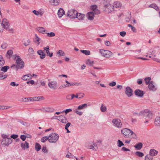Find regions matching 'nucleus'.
<instances>
[{
  "instance_id": "1",
  "label": "nucleus",
  "mask_w": 160,
  "mask_h": 160,
  "mask_svg": "<svg viewBox=\"0 0 160 160\" xmlns=\"http://www.w3.org/2000/svg\"><path fill=\"white\" fill-rule=\"evenodd\" d=\"M12 57L14 59L16 60V64L18 66V67H19V69H22L24 67V63L20 57L17 54L13 55Z\"/></svg>"
},
{
  "instance_id": "2",
  "label": "nucleus",
  "mask_w": 160,
  "mask_h": 160,
  "mask_svg": "<svg viewBox=\"0 0 160 160\" xmlns=\"http://www.w3.org/2000/svg\"><path fill=\"white\" fill-rule=\"evenodd\" d=\"M136 114V113H135ZM138 115H141L143 117H146V119H150L152 118V113L148 109L142 110L139 114L136 113Z\"/></svg>"
},
{
  "instance_id": "3",
  "label": "nucleus",
  "mask_w": 160,
  "mask_h": 160,
  "mask_svg": "<svg viewBox=\"0 0 160 160\" xmlns=\"http://www.w3.org/2000/svg\"><path fill=\"white\" fill-rule=\"evenodd\" d=\"M59 135L55 133H52L49 136V142L51 143H55L58 140Z\"/></svg>"
},
{
  "instance_id": "4",
  "label": "nucleus",
  "mask_w": 160,
  "mask_h": 160,
  "mask_svg": "<svg viewBox=\"0 0 160 160\" xmlns=\"http://www.w3.org/2000/svg\"><path fill=\"white\" fill-rule=\"evenodd\" d=\"M121 133L125 138H128L131 136L133 133V132L130 129L125 128L122 129L121 131Z\"/></svg>"
},
{
  "instance_id": "5",
  "label": "nucleus",
  "mask_w": 160,
  "mask_h": 160,
  "mask_svg": "<svg viewBox=\"0 0 160 160\" xmlns=\"http://www.w3.org/2000/svg\"><path fill=\"white\" fill-rule=\"evenodd\" d=\"M100 11H92L88 12L87 15L88 19L90 20H93L94 19L95 14H98L100 13Z\"/></svg>"
},
{
  "instance_id": "6",
  "label": "nucleus",
  "mask_w": 160,
  "mask_h": 160,
  "mask_svg": "<svg viewBox=\"0 0 160 160\" xmlns=\"http://www.w3.org/2000/svg\"><path fill=\"white\" fill-rule=\"evenodd\" d=\"M99 52L102 56L107 58H110L112 55L111 52L107 50L100 49Z\"/></svg>"
},
{
  "instance_id": "7",
  "label": "nucleus",
  "mask_w": 160,
  "mask_h": 160,
  "mask_svg": "<svg viewBox=\"0 0 160 160\" xmlns=\"http://www.w3.org/2000/svg\"><path fill=\"white\" fill-rule=\"evenodd\" d=\"M112 123L113 125L118 128H121L122 124L121 120L118 118L114 119L112 120Z\"/></svg>"
},
{
  "instance_id": "8",
  "label": "nucleus",
  "mask_w": 160,
  "mask_h": 160,
  "mask_svg": "<svg viewBox=\"0 0 160 160\" xmlns=\"http://www.w3.org/2000/svg\"><path fill=\"white\" fill-rule=\"evenodd\" d=\"M12 142V140L10 138H2L1 142V144L2 145L8 146L11 144Z\"/></svg>"
},
{
  "instance_id": "9",
  "label": "nucleus",
  "mask_w": 160,
  "mask_h": 160,
  "mask_svg": "<svg viewBox=\"0 0 160 160\" xmlns=\"http://www.w3.org/2000/svg\"><path fill=\"white\" fill-rule=\"evenodd\" d=\"M48 86L50 88L53 90H55L56 89L57 83L55 81H52L49 82L48 83Z\"/></svg>"
},
{
  "instance_id": "10",
  "label": "nucleus",
  "mask_w": 160,
  "mask_h": 160,
  "mask_svg": "<svg viewBox=\"0 0 160 160\" xmlns=\"http://www.w3.org/2000/svg\"><path fill=\"white\" fill-rule=\"evenodd\" d=\"M77 13V11H68L67 16L71 18H75Z\"/></svg>"
},
{
  "instance_id": "11",
  "label": "nucleus",
  "mask_w": 160,
  "mask_h": 160,
  "mask_svg": "<svg viewBox=\"0 0 160 160\" xmlns=\"http://www.w3.org/2000/svg\"><path fill=\"white\" fill-rule=\"evenodd\" d=\"M125 93L128 97H130L132 95L133 92L130 87H127L126 88Z\"/></svg>"
},
{
  "instance_id": "12",
  "label": "nucleus",
  "mask_w": 160,
  "mask_h": 160,
  "mask_svg": "<svg viewBox=\"0 0 160 160\" xmlns=\"http://www.w3.org/2000/svg\"><path fill=\"white\" fill-rule=\"evenodd\" d=\"M1 24H2L3 28L5 29H9L10 24L7 19H4L2 20V23H1Z\"/></svg>"
},
{
  "instance_id": "13",
  "label": "nucleus",
  "mask_w": 160,
  "mask_h": 160,
  "mask_svg": "<svg viewBox=\"0 0 160 160\" xmlns=\"http://www.w3.org/2000/svg\"><path fill=\"white\" fill-rule=\"evenodd\" d=\"M57 119L64 123H66L67 122V120L65 117L64 116L61 115L57 117Z\"/></svg>"
},
{
  "instance_id": "14",
  "label": "nucleus",
  "mask_w": 160,
  "mask_h": 160,
  "mask_svg": "<svg viewBox=\"0 0 160 160\" xmlns=\"http://www.w3.org/2000/svg\"><path fill=\"white\" fill-rule=\"evenodd\" d=\"M135 95L139 97H142L143 96L144 93L143 91L140 89H137L134 92Z\"/></svg>"
},
{
  "instance_id": "15",
  "label": "nucleus",
  "mask_w": 160,
  "mask_h": 160,
  "mask_svg": "<svg viewBox=\"0 0 160 160\" xmlns=\"http://www.w3.org/2000/svg\"><path fill=\"white\" fill-rule=\"evenodd\" d=\"M122 6L121 3L118 1L115 2L113 5L112 9H115V8H118L121 7Z\"/></svg>"
},
{
  "instance_id": "16",
  "label": "nucleus",
  "mask_w": 160,
  "mask_h": 160,
  "mask_svg": "<svg viewBox=\"0 0 160 160\" xmlns=\"http://www.w3.org/2000/svg\"><path fill=\"white\" fill-rule=\"evenodd\" d=\"M79 95L78 93H77L76 95L74 94H72L71 95H68L66 96V98L68 100H72L74 97L76 98H78Z\"/></svg>"
},
{
  "instance_id": "17",
  "label": "nucleus",
  "mask_w": 160,
  "mask_h": 160,
  "mask_svg": "<svg viewBox=\"0 0 160 160\" xmlns=\"http://www.w3.org/2000/svg\"><path fill=\"white\" fill-rule=\"evenodd\" d=\"M153 82L152 81H151L148 84V87L150 90L153 91H154L156 90V87L153 85Z\"/></svg>"
},
{
  "instance_id": "18",
  "label": "nucleus",
  "mask_w": 160,
  "mask_h": 160,
  "mask_svg": "<svg viewBox=\"0 0 160 160\" xmlns=\"http://www.w3.org/2000/svg\"><path fill=\"white\" fill-rule=\"evenodd\" d=\"M37 53L40 55L41 59H44L46 56V55L42 50H39L37 51Z\"/></svg>"
},
{
  "instance_id": "19",
  "label": "nucleus",
  "mask_w": 160,
  "mask_h": 160,
  "mask_svg": "<svg viewBox=\"0 0 160 160\" xmlns=\"http://www.w3.org/2000/svg\"><path fill=\"white\" fill-rule=\"evenodd\" d=\"M36 29L38 32L44 34H45L46 30L42 27H39L37 28Z\"/></svg>"
},
{
  "instance_id": "20",
  "label": "nucleus",
  "mask_w": 160,
  "mask_h": 160,
  "mask_svg": "<svg viewBox=\"0 0 160 160\" xmlns=\"http://www.w3.org/2000/svg\"><path fill=\"white\" fill-rule=\"evenodd\" d=\"M32 78V76L31 74H28L23 76L22 79L24 80H27L28 79H31Z\"/></svg>"
},
{
  "instance_id": "21",
  "label": "nucleus",
  "mask_w": 160,
  "mask_h": 160,
  "mask_svg": "<svg viewBox=\"0 0 160 160\" xmlns=\"http://www.w3.org/2000/svg\"><path fill=\"white\" fill-rule=\"evenodd\" d=\"M49 2L52 5L56 6L58 5L60 2L59 0H49Z\"/></svg>"
},
{
  "instance_id": "22",
  "label": "nucleus",
  "mask_w": 160,
  "mask_h": 160,
  "mask_svg": "<svg viewBox=\"0 0 160 160\" xmlns=\"http://www.w3.org/2000/svg\"><path fill=\"white\" fill-rule=\"evenodd\" d=\"M158 152L154 149H151L149 152V155L151 156H155L157 154Z\"/></svg>"
},
{
  "instance_id": "23",
  "label": "nucleus",
  "mask_w": 160,
  "mask_h": 160,
  "mask_svg": "<svg viewBox=\"0 0 160 160\" xmlns=\"http://www.w3.org/2000/svg\"><path fill=\"white\" fill-rule=\"evenodd\" d=\"M87 148L96 151L98 149V147L96 144L93 143L92 145L88 146Z\"/></svg>"
},
{
  "instance_id": "24",
  "label": "nucleus",
  "mask_w": 160,
  "mask_h": 160,
  "mask_svg": "<svg viewBox=\"0 0 160 160\" xmlns=\"http://www.w3.org/2000/svg\"><path fill=\"white\" fill-rule=\"evenodd\" d=\"M85 15L83 14H81L80 13H78L77 12L76 14V15L75 17V18H78L79 20H82L83 19Z\"/></svg>"
},
{
  "instance_id": "25",
  "label": "nucleus",
  "mask_w": 160,
  "mask_h": 160,
  "mask_svg": "<svg viewBox=\"0 0 160 160\" xmlns=\"http://www.w3.org/2000/svg\"><path fill=\"white\" fill-rule=\"evenodd\" d=\"M142 144L141 142H139L134 146V147L137 150H140L142 147Z\"/></svg>"
},
{
  "instance_id": "26",
  "label": "nucleus",
  "mask_w": 160,
  "mask_h": 160,
  "mask_svg": "<svg viewBox=\"0 0 160 160\" xmlns=\"http://www.w3.org/2000/svg\"><path fill=\"white\" fill-rule=\"evenodd\" d=\"M32 12L36 15L40 16H42L43 13L42 11H32Z\"/></svg>"
},
{
  "instance_id": "27",
  "label": "nucleus",
  "mask_w": 160,
  "mask_h": 160,
  "mask_svg": "<svg viewBox=\"0 0 160 160\" xmlns=\"http://www.w3.org/2000/svg\"><path fill=\"white\" fill-rule=\"evenodd\" d=\"M65 14L64 11H58L57 14L59 18H61Z\"/></svg>"
},
{
  "instance_id": "28",
  "label": "nucleus",
  "mask_w": 160,
  "mask_h": 160,
  "mask_svg": "<svg viewBox=\"0 0 160 160\" xmlns=\"http://www.w3.org/2000/svg\"><path fill=\"white\" fill-rule=\"evenodd\" d=\"M148 7L152 8L155 9V10H158L159 9L158 7L155 3H152Z\"/></svg>"
},
{
  "instance_id": "29",
  "label": "nucleus",
  "mask_w": 160,
  "mask_h": 160,
  "mask_svg": "<svg viewBox=\"0 0 160 160\" xmlns=\"http://www.w3.org/2000/svg\"><path fill=\"white\" fill-rule=\"evenodd\" d=\"M29 144L27 142H25V143L23 144L22 143H21V147L22 148L24 149L25 148H29Z\"/></svg>"
},
{
  "instance_id": "30",
  "label": "nucleus",
  "mask_w": 160,
  "mask_h": 160,
  "mask_svg": "<svg viewBox=\"0 0 160 160\" xmlns=\"http://www.w3.org/2000/svg\"><path fill=\"white\" fill-rule=\"evenodd\" d=\"M155 124L157 126H160V117H157L155 118Z\"/></svg>"
},
{
  "instance_id": "31",
  "label": "nucleus",
  "mask_w": 160,
  "mask_h": 160,
  "mask_svg": "<svg viewBox=\"0 0 160 160\" xmlns=\"http://www.w3.org/2000/svg\"><path fill=\"white\" fill-rule=\"evenodd\" d=\"M88 107L87 104L85 103L79 106L78 107V109L79 110L82 109L84 108H86Z\"/></svg>"
},
{
  "instance_id": "32",
  "label": "nucleus",
  "mask_w": 160,
  "mask_h": 160,
  "mask_svg": "<svg viewBox=\"0 0 160 160\" xmlns=\"http://www.w3.org/2000/svg\"><path fill=\"white\" fill-rule=\"evenodd\" d=\"M35 148L37 151H38L41 149V146L37 142L35 144Z\"/></svg>"
},
{
  "instance_id": "33",
  "label": "nucleus",
  "mask_w": 160,
  "mask_h": 160,
  "mask_svg": "<svg viewBox=\"0 0 160 160\" xmlns=\"http://www.w3.org/2000/svg\"><path fill=\"white\" fill-rule=\"evenodd\" d=\"M80 51L82 53L85 54L86 55H89L90 54V52L89 50H81Z\"/></svg>"
},
{
  "instance_id": "34",
  "label": "nucleus",
  "mask_w": 160,
  "mask_h": 160,
  "mask_svg": "<svg viewBox=\"0 0 160 160\" xmlns=\"http://www.w3.org/2000/svg\"><path fill=\"white\" fill-rule=\"evenodd\" d=\"M9 67L8 66H6L3 67H2L1 68V70L4 72H6L8 70L9 68Z\"/></svg>"
},
{
  "instance_id": "35",
  "label": "nucleus",
  "mask_w": 160,
  "mask_h": 160,
  "mask_svg": "<svg viewBox=\"0 0 160 160\" xmlns=\"http://www.w3.org/2000/svg\"><path fill=\"white\" fill-rule=\"evenodd\" d=\"M104 7L105 9H112V7L110 4L105 5Z\"/></svg>"
},
{
  "instance_id": "36",
  "label": "nucleus",
  "mask_w": 160,
  "mask_h": 160,
  "mask_svg": "<svg viewBox=\"0 0 160 160\" xmlns=\"http://www.w3.org/2000/svg\"><path fill=\"white\" fill-rule=\"evenodd\" d=\"M35 36H36V38H35L36 41H35V42L37 43L38 44H39L40 43V41L41 40V39L36 34H35Z\"/></svg>"
},
{
  "instance_id": "37",
  "label": "nucleus",
  "mask_w": 160,
  "mask_h": 160,
  "mask_svg": "<svg viewBox=\"0 0 160 160\" xmlns=\"http://www.w3.org/2000/svg\"><path fill=\"white\" fill-rule=\"evenodd\" d=\"M93 63V61H91L90 60L88 59L86 61V64L89 65L90 66H92V64Z\"/></svg>"
},
{
  "instance_id": "38",
  "label": "nucleus",
  "mask_w": 160,
  "mask_h": 160,
  "mask_svg": "<svg viewBox=\"0 0 160 160\" xmlns=\"http://www.w3.org/2000/svg\"><path fill=\"white\" fill-rule=\"evenodd\" d=\"M151 79V78L150 77H148L146 78H145L144 79L145 81V82L146 83V84H149V83L150 82V80Z\"/></svg>"
},
{
  "instance_id": "39",
  "label": "nucleus",
  "mask_w": 160,
  "mask_h": 160,
  "mask_svg": "<svg viewBox=\"0 0 160 160\" xmlns=\"http://www.w3.org/2000/svg\"><path fill=\"white\" fill-rule=\"evenodd\" d=\"M118 146L119 147H121L122 146L124 145V144L122 141L120 140H118L117 142Z\"/></svg>"
},
{
  "instance_id": "40",
  "label": "nucleus",
  "mask_w": 160,
  "mask_h": 160,
  "mask_svg": "<svg viewBox=\"0 0 160 160\" xmlns=\"http://www.w3.org/2000/svg\"><path fill=\"white\" fill-rule=\"evenodd\" d=\"M44 50L45 51L47 55H48L49 53H50L49 50V46H47L46 47L43 48Z\"/></svg>"
},
{
  "instance_id": "41",
  "label": "nucleus",
  "mask_w": 160,
  "mask_h": 160,
  "mask_svg": "<svg viewBox=\"0 0 160 160\" xmlns=\"http://www.w3.org/2000/svg\"><path fill=\"white\" fill-rule=\"evenodd\" d=\"M11 68L13 69H15L16 71H17L18 69H19V67H18L17 65L16 64H13L11 66Z\"/></svg>"
},
{
  "instance_id": "42",
  "label": "nucleus",
  "mask_w": 160,
  "mask_h": 160,
  "mask_svg": "<svg viewBox=\"0 0 160 160\" xmlns=\"http://www.w3.org/2000/svg\"><path fill=\"white\" fill-rule=\"evenodd\" d=\"M135 154L136 155L141 157H142L144 156V154L142 152L139 151L136 152Z\"/></svg>"
},
{
  "instance_id": "43",
  "label": "nucleus",
  "mask_w": 160,
  "mask_h": 160,
  "mask_svg": "<svg viewBox=\"0 0 160 160\" xmlns=\"http://www.w3.org/2000/svg\"><path fill=\"white\" fill-rule=\"evenodd\" d=\"M49 137H48L47 136H45L42 137L41 139V141L42 142H45L48 140L49 141Z\"/></svg>"
},
{
  "instance_id": "44",
  "label": "nucleus",
  "mask_w": 160,
  "mask_h": 160,
  "mask_svg": "<svg viewBox=\"0 0 160 160\" xmlns=\"http://www.w3.org/2000/svg\"><path fill=\"white\" fill-rule=\"evenodd\" d=\"M34 98H35V99H36L35 101H38L40 100H43L44 99V98L42 96L35 97H34Z\"/></svg>"
},
{
  "instance_id": "45",
  "label": "nucleus",
  "mask_w": 160,
  "mask_h": 160,
  "mask_svg": "<svg viewBox=\"0 0 160 160\" xmlns=\"http://www.w3.org/2000/svg\"><path fill=\"white\" fill-rule=\"evenodd\" d=\"M46 33H47V36L49 37H53L55 35V33L53 32H48Z\"/></svg>"
},
{
  "instance_id": "46",
  "label": "nucleus",
  "mask_w": 160,
  "mask_h": 160,
  "mask_svg": "<svg viewBox=\"0 0 160 160\" xmlns=\"http://www.w3.org/2000/svg\"><path fill=\"white\" fill-rule=\"evenodd\" d=\"M100 109L102 112H105L106 110V107L105 106H104L103 104H102L100 108Z\"/></svg>"
},
{
  "instance_id": "47",
  "label": "nucleus",
  "mask_w": 160,
  "mask_h": 160,
  "mask_svg": "<svg viewBox=\"0 0 160 160\" xmlns=\"http://www.w3.org/2000/svg\"><path fill=\"white\" fill-rule=\"evenodd\" d=\"M97 7V6L96 5H92L90 7L91 10H98V9H96Z\"/></svg>"
},
{
  "instance_id": "48",
  "label": "nucleus",
  "mask_w": 160,
  "mask_h": 160,
  "mask_svg": "<svg viewBox=\"0 0 160 160\" xmlns=\"http://www.w3.org/2000/svg\"><path fill=\"white\" fill-rule=\"evenodd\" d=\"M7 76L8 75H3L2 74H0V79L1 80L4 79L5 78H7Z\"/></svg>"
},
{
  "instance_id": "49",
  "label": "nucleus",
  "mask_w": 160,
  "mask_h": 160,
  "mask_svg": "<svg viewBox=\"0 0 160 160\" xmlns=\"http://www.w3.org/2000/svg\"><path fill=\"white\" fill-rule=\"evenodd\" d=\"M57 53L59 54L61 56H64L65 55L64 52L62 50H59Z\"/></svg>"
},
{
  "instance_id": "50",
  "label": "nucleus",
  "mask_w": 160,
  "mask_h": 160,
  "mask_svg": "<svg viewBox=\"0 0 160 160\" xmlns=\"http://www.w3.org/2000/svg\"><path fill=\"white\" fill-rule=\"evenodd\" d=\"M152 156L147 155L145 156V160H152Z\"/></svg>"
},
{
  "instance_id": "51",
  "label": "nucleus",
  "mask_w": 160,
  "mask_h": 160,
  "mask_svg": "<svg viewBox=\"0 0 160 160\" xmlns=\"http://www.w3.org/2000/svg\"><path fill=\"white\" fill-rule=\"evenodd\" d=\"M72 111V109L70 108H69V109H66L63 111L62 112H61V113H62L63 112H65L66 114L68 112H71Z\"/></svg>"
},
{
  "instance_id": "52",
  "label": "nucleus",
  "mask_w": 160,
  "mask_h": 160,
  "mask_svg": "<svg viewBox=\"0 0 160 160\" xmlns=\"http://www.w3.org/2000/svg\"><path fill=\"white\" fill-rule=\"evenodd\" d=\"M131 18V13H130L128 16L127 17L125 18V21L126 22H128L130 21V19Z\"/></svg>"
},
{
  "instance_id": "53",
  "label": "nucleus",
  "mask_w": 160,
  "mask_h": 160,
  "mask_svg": "<svg viewBox=\"0 0 160 160\" xmlns=\"http://www.w3.org/2000/svg\"><path fill=\"white\" fill-rule=\"evenodd\" d=\"M7 54L11 57L13 54V51L12 50H8L7 52Z\"/></svg>"
},
{
  "instance_id": "54",
  "label": "nucleus",
  "mask_w": 160,
  "mask_h": 160,
  "mask_svg": "<svg viewBox=\"0 0 160 160\" xmlns=\"http://www.w3.org/2000/svg\"><path fill=\"white\" fill-rule=\"evenodd\" d=\"M74 112L79 115H81L83 113L82 112H80L79 111H78L77 109L75 110L74 111Z\"/></svg>"
},
{
  "instance_id": "55",
  "label": "nucleus",
  "mask_w": 160,
  "mask_h": 160,
  "mask_svg": "<svg viewBox=\"0 0 160 160\" xmlns=\"http://www.w3.org/2000/svg\"><path fill=\"white\" fill-rule=\"evenodd\" d=\"M8 47V45L7 43H4L1 46V48L2 49H5Z\"/></svg>"
},
{
  "instance_id": "56",
  "label": "nucleus",
  "mask_w": 160,
  "mask_h": 160,
  "mask_svg": "<svg viewBox=\"0 0 160 160\" xmlns=\"http://www.w3.org/2000/svg\"><path fill=\"white\" fill-rule=\"evenodd\" d=\"M120 35L122 37H124L126 35V32L125 31H122L120 32Z\"/></svg>"
},
{
  "instance_id": "57",
  "label": "nucleus",
  "mask_w": 160,
  "mask_h": 160,
  "mask_svg": "<svg viewBox=\"0 0 160 160\" xmlns=\"http://www.w3.org/2000/svg\"><path fill=\"white\" fill-rule=\"evenodd\" d=\"M10 85L14 87L18 86L19 84H16L15 82H12L10 83Z\"/></svg>"
},
{
  "instance_id": "58",
  "label": "nucleus",
  "mask_w": 160,
  "mask_h": 160,
  "mask_svg": "<svg viewBox=\"0 0 160 160\" xmlns=\"http://www.w3.org/2000/svg\"><path fill=\"white\" fill-rule=\"evenodd\" d=\"M20 138L22 141H25L26 138V135H22L20 136Z\"/></svg>"
},
{
  "instance_id": "59",
  "label": "nucleus",
  "mask_w": 160,
  "mask_h": 160,
  "mask_svg": "<svg viewBox=\"0 0 160 160\" xmlns=\"http://www.w3.org/2000/svg\"><path fill=\"white\" fill-rule=\"evenodd\" d=\"M30 42V41L29 39H28L27 40V42H25L23 43V44L24 46H26L28 45Z\"/></svg>"
},
{
  "instance_id": "60",
  "label": "nucleus",
  "mask_w": 160,
  "mask_h": 160,
  "mask_svg": "<svg viewBox=\"0 0 160 160\" xmlns=\"http://www.w3.org/2000/svg\"><path fill=\"white\" fill-rule=\"evenodd\" d=\"M4 63L5 61L4 59L0 60V67L3 66Z\"/></svg>"
},
{
  "instance_id": "61",
  "label": "nucleus",
  "mask_w": 160,
  "mask_h": 160,
  "mask_svg": "<svg viewBox=\"0 0 160 160\" xmlns=\"http://www.w3.org/2000/svg\"><path fill=\"white\" fill-rule=\"evenodd\" d=\"M18 137V136L16 134H13L11 136L10 138H12L13 139H15L17 138Z\"/></svg>"
},
{
  "instance_id": "62",
  "label": "nucleus",
  "mask_w": 160,
  "mask_h": 160,
  "mask_svg": "<svg viewBox=\"0 0 160 160\" xmlns=\"http://www.w3.org/2000/svg\"><path fill=\"white\" fill-rule=\"evenodd\" d=\"M28 51L31 53L32 54H33L34 52V51L32 48H29L28 49Z\"/></svg>"
},
{
  "instance_id": "63",
  "label": "nucleus",
  "mask_w": 160,
  "mask_h": 160,
  "mask_svg": "<svg viewBox=\"0 0 160 160\" xmlns=\"http://www.w3.org/2000/svg\"><path fill=\"white\" fill-rule=\"evenodd\" d=\"M42 151L43 152L46 153L48 152V151L46 149V147H43L42 148Z\"/></svg>"
},
{
  "instance_id": "64",
  "label": "nucleus",
  "mask_w": 160,
  "mask_h": 160,
  "mask_svg": "<svg viewBox=\"0 0 160 160\" xmlns=\"http://www.w3.org/2000/svg\"><path fill=\"white\" fill-rule=\"evenodd\" d=\"M67 87L66 85V84H62L61 85L59 88V89H61L62 88H65Z\"/></svg>"
}]
</instances>
